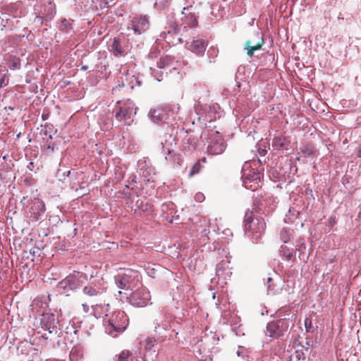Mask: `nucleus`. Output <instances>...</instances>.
<instances>
[{"label": "nucleus", "instance_id": "f257e3e1", "mask_svg": "<svg viewBox=\"0 0 361 361\" xmlns=\"http://www.w3.org/2000/svg\"><path fill=\"white\" fill-rule=\"evenodd\" d=\"M244 228L247 237L257 240L264 233L266 224L262 218H254L253 213L247 210L244 217Z\"/></svg>", "mask_w": 361, "mask_h": 361}, {"label": "nucleus", "instance_id": "f03ea898", "mask_svg": "<svg viewBox=\"0 0 361 361\" xmlns=\"http://www.w3.org/2000/svg\"><path fill=\"white\" fill-rule=\"evenodd\" d=\"M128 323L129 319L123 311H115L107 321L106 332L112 337H116L126 329Z\"/></svg>", "mask_w": 361, "mask_h": 361}, {"label": "nucleus", "instance_id": "7ed1b4c3", "mask_svg": "<svg viewBox=\"0 0 361 361\" xmlns=\"http://www.w3.org/2000/svg\"><path fill=\"white\" fill-rule=\"evenodd\" d=\"M115 282L120 289L133 290L139 282V276L137 271L127 269L115 276Z\"/></svg>", "mask_w": 361, "mask_h": 361}, {"label": "nucleus", "instance_id": "20e7f679", "mask_svg": "<svg viewBox=\"0 0 361 361\" xmlns=\"http://www.w3.org/2000/svg\"><path fill=\"white\" fill-rule=\"evenodd\" d=\"M248 168V164L245 163L242 169V179L246 188L255 190L258 187L260 174L255 169H250L247 172Z\"/></svg>", "mask_w": 361, "mask_h": 361}, {"label": "nucleus", "instance_id": "39448f33", "mask_svg": "<svg viewBox=\"0 0 361 361\" xmlns=\"http://www.w3.org/2000/svg\"><path fill=\"white\" fill-rule=\"evenodd\" d=\"M129 302L135 307H145L150 302V293L146 288L135 290L129 297Z\"/></svg>", "mask_w": 361, "mask_h": 361}, {"label": "nucleus", "instance_id": "423d86ee", "mask_svg": "<svg viewBox=\"0 0 361 361\" xmlns=\"http://www.w3.org/2000/svg\"><path fill=\"white\" fill-rule=\"evenodd\" d=\"M288 329V324L285 319H279L270 322L267 326V334L274 338H276L286 331Z\"/></svg>", "mask_w": 361, "mask_h": 361}, {"label": "nucleus", "instance_id": "0eeeda50", "mask_svg": "<svg viewBox=\"0 0 361 361\" xmlns=\"http://www.w3.org/2000/svg\"><path fill=\"white\" fill-rule=\"evenodd\" d=\"M135 114L136 109L134 107L133 104L128 101L123 106L119 107V109L116 112L115 117L119 121H127L131 118L133 114Z\"/></svg>", "mask_w": 361, "mask_h": 361}, {"label": "nucleus", "instance_id": "6e6552de", "mask_svg": "<svg viewBox=\"0 0 361 361\" xmlns=\"http://www.w3.org/2000/svg\"><path fill=\"white\" fill-rule=\"evenodd\" d=\"M154 324L155 334L158 336V339H161V342H164L166 338L165 332L171 328L169 321L166 318L156 319Z\"/></svg>", "mask_w": 361, "mask_h": 361}, {"label": "nucleus", "instance_id": "1a4fd4ad", "mask_svg": "<svg viewBox=\"0 0 361 361\" xmlns=\"http://www.w3.org/2000/svg\"><path fill=\"white\" fill-rule=\"evenodd\" d=\"M171 110L168 106H160L151 110L150 116L154 122L159 123L167 120L169 118Z\"/></svg>", "mask_w": 361, "mask_h": 361}, {"label": "nucleus", "instance_id": "9d476101", "mask_svg": "<svg viewBox=\"0 0 361 361\" xmlns=\"http://www.w3.org/2000/svg\"><path fill=\"white\" fill-rule=\"evenodd\" d=\"M192 6L183 8L182 21L188 27H192L197 25V17Z\"/></svg>", "mask_w": 361, "mask_h": 361}, {"label": "nucleus", "instance_id": "9b49d317", "mask_svg": "<svg viewBox=\"0 0 361 361\" xmlns=\"http://www.w3.org/2000/svg\"><path fill=\"white\" fill-rule=\"evenodd\" d=\"M149 26L148 18L146 16H137L133 20V27L135 33L140 35L146 31Z\"/></svg>", "mask_w": 361, "mask_h": 361}, {"label": "nucleus", "instance_id": "f8f14e48", "mask_svg": "<svg viewBox=\"0 0 361 361\" xmlns=\"http://www.w3.org/2000/svg\"><path fill=\"white\" fill-rule=\"evenodd\" d=\"M212 133L216 134L217 137L215 141L211 140L208 146V150L212 154H220L225 149L223 138L219 135L218 132Z\"/></svg>", "mask_w": 361, "mask_h": 361}, {"label": "nucleus", "instance_id": "ddd939ff", "mask_svg": "<svg viewBox=\"0 0 361 361\" xmlns=\"http://www.w3.org/2000/svg\"><path fill=\"white\" fill-rule=\"evenodd\" d=\"M45 211V205L39 199H35L30 208V212L35 221H37Z\"/></svg>", "mask_w": 361, "mask_h": 361}, {"label": "nucleus", "instance_id": "4468645a", "mask_svg": "<svg viewBox=\"0 0 361 361\" xmlns=\"http://www.w3.org/2000/svg\"><path fill=\"white\" fill-rule=\"evenodd\" d=\"M207 44L202 39L193 40L188 44V49L192 52L202 55L206 50Z\"/></svg>", "mask_w": 361, "mask_h": 361}, {"label": "nucleus", "instance_id": "2eb2a0df", "mask_svg": "<svg viewBox=\"0 0 361 361\" xmlns=\"http://www.w3.org/2000/svg\"><path fill=\"white\" fill-rule=\"evenodd\" d=\"M58 289L63 290L64 293H66L68 290H73L76 288L75 285V279L74 276H69L66 279L62 280L58 283Z\"/></svg>", "mask_w": 361, "mask_h": 361}, {"label": "nucleus", "instance_id": "dca6fc26", "mask_svg": "<svg viewBox=\"0 0 361 361\" xmlns=\"http://www.w3.org/2000/svg\"><path fill=\"white\" fill-rule=\"evenodd\" d=\"M229 263L228 260H222L216 265V273L219 276L226 277L231 275Z\"/></svg>", "mask_w": 361, "mask_h": 361}, {"label": "nucleus", "instance_id": "f3484780", "mask_svg": "<svg viewBox=\"0 0 361 361\" xmlns=\"http://www.w3.org/2000/svg\"><path fill=\"white\" fill-rule=\"evenodd\" d=\"M110 50L116 56H121L125 51L121 44L120 40L117 38L114 39L112 44L110 45Z\"/></svg>", "mask_w": 361, "mask_h": 361}, {"label": "nucleus", "instance_id": "a211bd4d", "mask_svg": "<svg viewBox=\"0 0 361 361\" xmlns=\"http://www.w3.org/2000/svg\"><path fill=\"white\" fill-rule=\"evenodd\" d=\"M82 292L85 295L90 297H94L100 295L103 292V289L100 288H96L92 285L87 286L83 288Z\"/></svg>", "mask_w": 361, "mask_h": 361}, {"label": "nucleus", "instance_id": "6ab92c4d", "mask_svg": "<svg viewBox=\"0 0 361 361\" xmlns=\"http://www.w3.org/2000/svg\"><path fill=\"white\" fill-rule=\"evenodd\" d=\"M159 341L161 342V339H158V337L156 338L153 336H147L145 340V350H150Z\"/></svg>", "mask_w": 361, "mask_h": 361}, {"label": "nucleus", "instance_id": "aec40b11", "mask_svg": "<svg viewBox=\"0 0 361 361\" xmlns=\"http://www.w3.org/2000/svg\"><path fill=\"white\" fill-rule=\"evenodd\" d=\"M133 353L128 350H123L118 356V361H131Z\"/></svg>", "mask_w": 361, "mask_h": 361}, {"label": "nucleus", "instance_id": "412c9836", "mask_svg": "<svg viewBox=\"0 0 361 361\" xmlns=\"http://www.w3.org/2000/svg\"><path fill=\"white\" fill-rule=\"evenodd\" d=\"M262 45H250V42H246L245 44V49L247 50V54L252 56L254 51L261 49Z\"/></svg>", "mask_w": 361, "mask_h": 361}, {"label": "nucleus", "instance_id": "4be33fe9", "mask_svg": "<svg viewBox=\"0 0 361 361\" xmlns=\"http://www.w3.org/2000/svg\"><path fill=\"white\" fill-rule=\"evenodd\" d=\"M246 42H250V45H262L264 44L263 38L259 35V32H257L252 39L247 40Z\"/></svg>", "mask_w": 361, "mask_h": 361}, {"label": "nucleus", "instance_id": "5701e85b", "mask_svg": "<svg viewBox=\"0 0 361 361\" xmlns=\"http://www.w3.org/2000/svg\"><path fill=\"white\" fill-rule=\"evenodd\" d=\"M171 61V59L170 56H166L163 58H161L159 61L157 62V66L159 68H164L166 66H169Z\"/></svg>", "mask_w": 361, "mask_h": 361}, {"label": "nucleus", "instance_id": "b1692460", "mask_svg": "<svg viewBox=\"0 0 361 361\" xmlns=\"http://www.w3.org/2000/svg\"><path fill=\"white\" fill-rule=\"evenodd\" d=\"M290 233L288 230H287L286 228H283L281 231L280 238L283 243H288V240H290Z\"/></svg>", "mask_w": 361, "mask_h": 361}, {"label": "nucleus", "instance_id": "393cba45", "mask_svg": "<svg viewBox=\"0 0 361 361\" xmlns=\"http://www.w3.org/2000/svg\"><path fill=\"white\" fill-rule=\"evenodd\" d=\"M202 166L200 163V161H197L195 164L192 166V167L190 169L189 176L192 177L194 175L198 173L201 170Z\"/></svg>", "mask_w": 361, "mask_h": 361}, {"label": "nucleus", "instance_id": "a878e982", "mask_svg": "<svg viewBox=\"0 0 361 361\" xmlns=\"http://www.w3.org/2000/svg\"><path fill=\"white\" fill-rule=\"evenodd\" d=\"M301 151L305 154H307V155H311L314 153V149L312 147H310V146H303L302 148H301Z\"/></svg>", "mask_w": 361, "mask_h": 361}, {"label": "nucleus", "instance_id": "bb28decb", "mask_svg": "<svg viewBox=\"0 0 361 361\" xmlns=\"http://www.w3.org/2000/svg\"><path fill=\"white\" fill-rule=\"evenodd\" d=\"M195 200L198 202H202L204 200V195L202 192H197L195 195Z\"/></svg>", "mask_w": 361, "mask_h": 361}, {"label": "nucleus", "instance_id": "cd10ccee", "mask_svg": "<svg viewBox=\"0 0 361 361\" xmlns=\"http://www.w3.org/2000/svg\"><path fill=\"white\" fill-rule=\"evenodd\" d=\"M8 84V80L6 79V75L3 74L0 77V87L6 86Z\"/></svg>", "mask_w": 361, "mask_h": 361}, {"label": "nucleus", "instance_id": "c85d7f7f", "mask_svg": "<svg viewBox=\"0 0 361 361\" xmlns=\"http://www.w3.org/2000/svg\"><path fill=\"white\" fill-rule=\"evenodd\" d=\"M218 51L215 48H210L208 50V54L216 56Z\"/></svg>", "mask_w": 361, "mask_h": 361}, {"label": "nucleus", "instance_id": "c756f323", "mask_svg": "<svg viewBox=\"0 0 361 361\" xmlns=\"http://www.w3.org/2000/svg\"><path fill=\"white\" fill-rule=\"evenodd\" d=\"M305 324L307 329V331H310V326H311V321L308 319H306L305 321Z\"/></svg>", "mask_w": 361, "mask_h": 361}, {"label": "nucleus", "instance_id": "7c9ffc66", "mask_svg": "<svg viewBox=\"0 0 361 361\" xmlns=\"http://www.w3.org/2000/svg\"><path fill=\"white\" fill-rule=\"evenodd\" d=\"M297 247H298V250L300 251V252H302V249L305 248V245L304 244V243H300V244H297Z\"/></svg>", "mask_w": 361, "mask_h": 361}, {"label": "nucleus", "instance_id": "2f4dec72", "mask_svg": "<svg viewBox=\"0 0 361 361\" xmlns=\"http://www.w3.org/2000/svg\"><path fill=\"white\" fill-rule=\"evenodd\" d=\"M357 157H361V145L358 147Z\"/></svg>", "mask_w": 361, "mask_h": 361}, {"label": "nucleus", "instance_id": "473e14b6", "mask_svg": "<svg viewBox=\"0 0 361 361\" xmlns=\"http://www.w3.org/2000/svg\"><path fill=\"white\" fill-rule=\"evenodd\" d=\"M83 308L85 312H87L88 310V306L86 304H82Z\"/></svg>", "mask_w": 361, "mask_h": 361}, {"label": "nucleus", "instance_id": "72a5a7b5", "mask_svg": "<svg viewBox=\"0 0 361 361\" xmlns=\"http://www.w3.org/2000/svg\"><path fill=\"white\" fill-rule=\"evenodd\" d=\"M177 32V29H176V28H175V29L173 30V32Z\"/></svg>", "mask_w": 361, "mask_h": 361}, {"label": "nucleus", "instance_id": "f704fd0d", "mask_svg": "<svg viewBox=\"0 0 361 361\" xmlns=\"http://www.w3.org/2000/svg\"><path fill=\"white\" fill-rule=\"evenodd\" d=\"M50 329H51V328H50V327H49V333H51V332H52V331H51Z\"/></svg>", "mask_w": 361, "mask_h": 361}, {"label": "nucleus", "instance_id": "c9c22d12", "mask_svg": "<svg viewBox=\"0 0 361 361\" xmlns=\"http://www.w3.org/2000/svg\"><path fill=\"white\" fill-rule=\"evenodd\" d=\"M49 139H52V137H51V135H49Z\"/></svg>", "mask_w": 361, "mask_h": 361}, {"label": "nucleus", "instance_id": "e433bc0d", "mask_svg": "<svg viewBox=\"0 0 361 361\" xmlns=\"http://www.w3.org/2000/svg\"><path fill=\"white\" fill-rule=\"evenodd\" d=\"M44 135H47V130H45V131H44Z\"/></svg>", "mask_w": 361, "mask_h": 361}]
</instances>
